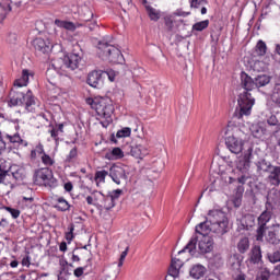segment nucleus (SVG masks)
<instances>
[{"mask_svg":"<svg viewBox=\"0 0 280 280\" xmlns=\"http://www.w3.org/2000/svg\"><path fill=\"white\" fill-rule=\"evenodd\" d=\"M210 233L215 237H222V235L229 233V219L222 210H210L206 221L196 225L195 234L179 253L188 252L189 255H196V244H198V240H200L198 235H210Z\"/></svg>","mask_w":280,"mask_h":280,"instance_id":"obj_1","label":"nucleus"},{"mask_svg":"<svg viewBox=\"0 0 280 280\" xmlns=\"http://www.w3.org/2000/svg\"><path fill=\"white\" fill-rule=\"evenodd\" d=\"M270 84V77L266 74L258 75L253 80L250 75H247L245 72L241 73V86L243 92L238 94L237 104L238 109L234 113V121H242L243 117H248L253 106H255V97H253L252 91L255 89H261V86H267Z\"/></svg>","mask_w":280,"mask_h":280,"instance_id":"obj_2","label":"nucleus"},{"mask_svg":"<svg viewBox=\"0 0 280 280\" xmlns=\"http://www.w3.org/2000/svg\"><path fill=\"white\" fill-rule=\"evenodd\" d=\"M225 135V145L232 154H241V152H246L248 150V145H253L252 143L246 142V131L242 130L241 127L233 126V122H229Z\"/></svg>","mask_w":280,"mask_h":280,"instance_id":"obj_3","label":"nucleus"},{"mask_svg":"<svg viewBox=\"0 0 280 280\" xmlns=\"http://www.w3.org/2000/svg\"><path fill=\"white\" fill-rule=\"evenodd\" d=\"M10 106H23L25 105L26 110L28 113H34L36 110V100L32 94V91H27L26 93L19 91V89L13 88L10 93Z\"/></svg>","mask_w":280,"mask_h":280,"instance_id":"obj_4","label":"nucleus"},{"mask_svg":"<svg viewBox=\"0 0 280 280\" xmlns=\"http://www.w3.org/2000/svg\"><path fill=\"white\" fill-rule=\"evenodd\" d=\"M253 145H247V150L238 158L236 170L240 172L237 183L246 185V180L250 178V161H253Z\"/></svg>","mask_w":280,"mask_h":280,"instance_id":"obj_5","label":"nucleus"},{"mask_svg":"<svg viewBox=\"0 0 280 280\" xmlns=\"http://www.w3.org/2000/svg\"><path fill=\"white\" fill-rule=\"evenodd\" d=\"M97 49V55L102 60H108V62H113L114 65H122L124 55L117 46L110 45L107 42H98Z\"/></svg>","mask_w":280,"mask_h":280,"instance_id":"obj_6","label":"nucleus"},{"mask_svg":"<svg viewBox=\"0 0 280 280\" xmlns=\"http://www.w3.org/2000/svg\"><path fill=\"white\" fill-rule=\"evenodd\" d=\"M91 107L96 112L101 119H105L107 125L113 121V113H115V107L109 98L96 97L92 101Z\"/></svg>","mask_w":280,"mask_h":280,"instance_id":"obj_7","label":"nucleus"},{"mask_svg":"<svg viewBox=\"0 0 280 280\" xmlns=\"http://www.w3.org/2000/svg\"><path fill=\"white\" fill-rule=\"evenodd\" d=\"M256 167L258 174H266V172L269 173L267 180L270 185L273 187L280 186V165L275 166L266 160H260L256 163Z\"/></svg>","mask_w":280,"mask_h":280,"instance_id":"obj_8","label":"nucleus"},{"mask_svg":"<svg viewBox=\"0 0 280 280\" xmlns=\"http://www.w3.org/2000/svg\"><path fill=\"white\" fill-rule=\"evenodd\" d=\"M34 183L36 185H44V187H49L50 189H56L58 179L54 177V172L49 167H44L35 171Z\"/></svg>","mask_w":280,"mask_h":280,"instance_id":"obj_9","label":"nucleus"},{"mask_svg":"<svg viewBox=\"0 0 280 280\" xmlns=\"http://www.w3.org/2000/svg\"><path fill=\"white\" fill-rule=\"evenodd\" d=\"M80 62H82V57H80V55L70 54L63 59L54 60L51 65L56 71H60V69H71V71H75V69L80 67Z\"/></svg>","mask_w":280,"mask_h":280,"instance_id":"obj_10","label":"nucleus"},{"mask_svg":"<svg viewBox=\"0 0 280 280\" xmlns=\"http://www.w3.org/2000/svg\"><path fill=\"white\" fill-rule=\"evenodd\" d=\"M272 218V213L270 211H264L259 217H258V229H257V235L256 240L257 242H261L264 240V233H266V226L268 222H270Z\"/></svg>","mask_w":280,"mask_h":280,"instance_id":"obj_11","label":"nucleus"},{"mask_svg":"<svg viewBox=\"0 0 280 280\" xmlns=\"http://www.w3.org/2000/svg\"><path fill=\"white\" fill-rule=\"evenodd\" d=\"M86 83L93 89H102L104 86V71L94 70L88 74Z\"/></svg>","mask_w":280,"mask_h":280,"instance_id":"obj_12","label":"nucleus"},{"mask_svg":"<svg viewBox=\"0 0 280 280\" xmlns=\"http://www.w3.org/2000/svg\"><path fill=\"white\" fill-rule=\"evenodd\" d=\"M109 176L116 185H121V180H127L126 167L121 165H113L109 170Z\"/></svg>","mask_w":280,"mask_h":280,"instance_id":"obj_13","label":"nucleus"},{"mask_svg":"<svg viewBox=\"0 0 280 280\" xmlns=\"http://www.w3.org/2000/svg\"><path fill=\"white\" fill-rule=\"evenodd\" d=\"M199 235H201L198 243L199 253H201L202 255L211 253L213 250V238L209 237V234Z\"/></svg>","mask_w":280,"mask_h":280,"instance_id":"obj_14","label":"nucleus"},{"mask_svg":"<svg viewBox=\"0 0 280 280\" xmlns=\"http://www.w3.org/2000/svg\"><path fill=\"white\" fill-rule=\"evenodd\" d=\"M33 47L36 49V51H40L42 54H49L54 45L49 39L37 37L33 40Z\"/></svg>","mask_w":280,"mask_h":280,"instance_id":"obj_15","label":"nucleus"},{"mask_svg":"<svg viewBox=\"0 0 280 280\" xmlns=\"http://www.w3.org/2000/svg\"><path fill=\"white\" fill-rule=\"evenodd\" d=\"M238 231H248L255 226V217L252 214H246L242 217L241 220H237Z\"/></svg>","mask_w":280,"mask_h":280,"instance_id":"obj_16","label":"nucleus"},{"mask_svg":"<svg viewBox=\"0 0 280 280\" xmlns=\"http://www.w3.org/2000/svg\"><path fill=\"white\" fill-rule=\"evenodd\" d=\"M56 145L60 143V137L65 133V124H57L48 131Z\"/></svg>","mask_w":280,"mask_h":280,"instance_id":"obj_17","label":"nucleus"},{"mask_svg":"<svg viewBox=\"0 0 280 280\" xmlns=\"http://www.w3.org/2000/svg\"><path fill=\"white\" fill-rule=\"evenodd\" d=\"M180 268H183V260L173 258L168 268L170 277L176 279L180 275Z\"/></svg>","mask_w":280,"mask_h":280,"instance_id":"obj_18","label":"nucleus"},{"mask_svg":"<svg viewBox=\"0 0 280 280\" xmlns=\"http://www.w3.org/2000/svg\"><path fill=\"white\" fill-rule=\"evenodd\" d=\"M206 273H207V268L200 264L194 265L189 270L190 277L197 280L202 279V277H205Z\"/></svg>","mask_w":280,"mask_h":280,"instance_id":"obj_19","label":"nucleus"},{"mask_svg":"<svg viewBox=\"0 0 280 280\" xmlns=\"http://www.w3.org/2000/svg\"><path fill=\"white\" fill-rule=\"evenodd\" d=\"M55 25H57V27H61L62 30H67L68 32H75L78 27H82V24L80 23L74 24L73 22L62 20H55Z\"/></svg>","mask_w":280,"mask_h":280,"instance_id":"obj_20","label":"nucleus"},{"mask_svg":"<svg viewBox=\"0 0 280 280\" xmlns=\"http://www.w3.org/2000/svg\"><path fill=\"white\" fill-rule=\"evenodd\" d=\"M30 75H32L30 70L24 69L22 71L21 78L14 81V89H23V86H25L27 82H30Z\"/></svg>","mask_w":280,"mask_h":280,"instance_id":"obj_21","label":"nucleus"},{"mask_svg":"<svg viewBox=\"0 0 280 280\" xmlns=\"http://www.w3.org/2000/svg\"><path fill=\"white\" fill-rule=\"evenodd\" d=\"M105 159L107 161H119V159H124V151L120 148H114L105 154Z\"/></svg>","mask_w":280,"mask_h":280,"instance_id":"obj_22","label":"nucleus"},{"mask_svg":"<svg viewBox=\"0 0 280 280\" xmlns=\"http://www.w3.org/2000/svg\"><path fill=\"white\" fill-rule=\"evenodd\" d=\"M267 242H269V244H273L275 246L280 245V224L276 226L275 233L269 232Z\"/></svg>","mask_w":280,"mask_h":280,"instance_id":"obj_23","label":"nucleus"},{"mask_svg":"<svg viewBox=\"0 0 280 280\" xmlns=\"http://www.w3.org/2000/svg\"><path fill=\"white\" fill-rule=\"evenodd\" d=\"M250 262L261 266V247L255 245L252 248Z\"/></svg>","mask_w":280,"mask_h":280,"instance_id":"obj_24","label":"nucleus"},{"mask_svg":"<svg viewBox=\"0 0 280 280\" xmlns=\"http://www.w3.org/2000/svg\"><path fill=\"white\" fill-rule=\"evenodd\" d=\"M132 156L136 159H143V156H148V149L141 144L131 148Z\"/></svg>","mask_w":280,"mask_h":280,"instance_id":"obj_25","label":"nucleus"},{"mask_svg":"<svg viewBox=\"0 0 280 280\" xmlns=\"http://www.w3.org/2000/svg\"><path fill=\"white\" fill-rule=\"evenodd\" d=\"M54 208L57 209V211L65 212L71 209V205H69V201H67V199H65L63 197H59Z\"/></svg>","mask_w":280,"mask_h":280,"instance_id":"obj_26","label":"nucleus"},{"mask_svg":"<svg viewBox=\"0 0 280 280\" xmlns=\"http://www.w3.org/2000/svg\"><path fill=\"white\" fill-rule=\"evenodd\" d=\"M236 248L242 255H244V253H248V249L250 248V240H248V237L240 238Z\"/></svg>","mask_w":280,"mask_h":280,"instance_id":"obj_27","label":"nucleus"},{"mask_svg":"<svg viewBox=\"0 0 280 280\" xmlns=\"http://www.w3.org/2000/svg\"><path fill=\"white\" fill-rule=\"evenodd\" d=\"M96 196H101V198H103L102 207L105 208L106 211H109V209L115 207V201L113 200V197H109V195L104 196L102 192H96Z\"/></svg>","mask_w":280,"mask_h":280,"instance_id":"obj_28","label":"nucleus"},{"mask_svg":"<svg viewBox=\"0 0 280 280\" xmlns=\"http://www.w3.org/2000/svg\"><path fill=\"white\" fill-rule=\"evenodd\" d=\"M270 97L273 104L280 106V83L275 84Z\"/></svg>","mask_w":280,"mask_h":280,"instance_id":"obj_29","label":"nucleus"},{"mask_svg":"<svg viewBox=\"0 0 280 280\" xmlns=\"http://www.w3.org/2000/svg\"><path fill=\"white\" fill-rule=\"evenodd\" d=\"M147 12L151 21H159V19H161V11L152 7H147Z\"/></svg>","mask_w":280,"mask_h":280,"instance_id":"obj_30","label":"nucleus"},{"mask_svg":"<svg viewBox=\"0 0 280 280\" xmlns=\"http://www.w3.org/2000/svg\"><path fill=\"white\" fill-rule=\"evenodd\" d=\"M81 19L84 21V23H89V21L93 20V11H91V9L88 7H84L82 9Z\"/></svg>","mask_w":280,"mask_h":280,"instance_id":"obj_31","label":"nucleus"},{"mask_svg":"<svg viewBox=\"0 0 280 280\" xmlns=\"http://www.w3.org/2000/svg\"><path fill=\"white\" fill-rule=\"evenodd\" d=\"M207 27H209V20H203L192 25V32H203Z\"/></svg>","mask_w":280,"mask_h":280,"instance_id":"obj_32","label":"nucleus"},{"mask_svg":"<svg viewBox=\"0 0 280 280\" xmlns=\"http://www.w3.org/2000/svg\"><path fill=\"white\" fill-rule=\"evenodd\" d=\"M45 153V149L43 144H38L34 148V150L31 151V159H38V156H43Z\"/></svg>","mask_w":280,"mask_h":280,"instance_id":"obj_33","label":"nucleus"},{"mask_svg":"<svg viewBox=\"0 0 280 280\" xmlns=\"http://www.w3.org/2000/svg\"><path fill=\"white\" fill-rule=\"evenodd\" d=\"M270 279V270L268 268H260L256 275V280H268Z\"/></svg>","mask_w":280,"mask_h":280,"instance_id":"obj_34","label":"nucleus"},{"mask_svg":"<svg viewBox=\"0 0 280 280\" xmlns=\"http://www.w3.org/2000/svg\"><path fill=\"white\" fill-rule=\"evenodd\" d=\"M132 135V129L130 127H124L118 130L116 133L117 139H126V137H130Z\"/></svg>","mask_w":280,"mask_h":280,"instance_id":"obj_35","label":"nucleus"},{"mask_svg":"<svg viewBox=\"0 0 280 280\" xmlns=\"http://www.w3.org/2000/svg\"><path fill=\"white\" fill-rule=\"evenodd\" d=\"M8 180H12V175H10V172H8V170L1 168L0 165V183L8 185Z\"/></svg>","mask_w":280,"mask_h":280,"instance_id":"obj_36","label":"nucleus"},{"mask_svg":"<svg viewBox=\"0 0 280 280\" xmlns=\"http://www.w3.org/2000/svg\"><path fill=\"white\" fill-rule=\"evenodd\" d=\"M268 47L266 46V44L264 43V40H258L257 45H256V54L257 56H266V51H267Z\"/></svg>","mask_w":280,"mask_h":280,"instance_id":"obj_37","label":"nucleus"},{"mask_svg":"<svg viewBox=\"0 0 280 280\" xmlns=\"http://www.w3.org/2000/svg\"><path fill=\"white\" fill-rule=\"evenodd\" d=\"M10 176L15 180H23V178H25V170L18 168L16 171L11 172Z\"/></svg>","mask_w":280,"mask_h":280,"instance_id":"obj_38","label":"nucleus"},{"mask_svg":"<svg viewBox=\"0 0 280 280\" xmlns=\"http://www.w3.org/2000/svg\"><path fill=\"white\" fill-rule=\"evenodd\" d=\"M42 159V163L44 165H46V167H51V165H54L56 163V161H54V158L49 156L47 153H43V155L40 156Z\"/></svg>","mask_w":280,"mask_h":280,"instance_id":"obj_39","label":"nucleus"},{"mask_svg":"<svg viewBox=\"0 0 280 280\" xmlns=\"http://www.w3.org/2000/svg\"><path fill=\"white\" fill-rule=\"evenodd\" d=\"M78 159V148H73L70 150L69 154L66 156L67 163H74Z\"/></svg>","mask_w":280,"mask_h":280,"instance_id":"obj_40","label":"nucleus"},{"mask_svg":"<svg viewBox=\"0 0 280 280\" xmlns=\"http://www.w3.org/2000/svg\"><path fill=\"white\" fill-rule=\"evenodd\" d=\"M4 211H8L13 220H16L21 215V210L12 208V207H3Z\"/></svg>","mask_w":280,"mask_h":280,"instance_id":"obj_41","label":"nucleus"},{"mask_svg":"<svg viewBox=\"0 0 280 280\" xmlns=\"http://www.w3.org/2000/svg\"><path fill=\"white\" fill-rule=\"evenodd\" d=\"M270 264H278V261H280V252L279 250H276L273 253H269L267 255Z\"/></svg>","mask_w":280,"mask_h":280,"instance_id":"obj_42","label":"nucleus"},{"mask_svg":"<svg viewBox=\"0 0 280 280\" xmlns=\"http://www.w3.org/2000/svg\"><path fill=\"white\" fill-rule=\"evenodd\" d=\"M105 78H108L109 82H115V78H117V72H115V70L103 71V80Z\"/></svg>","mask_w":280,"mask_h":280,"instance_id":"obj_43","label":"nucleus"},{"mask_svg":"<svg viewBox=\"0 0 280 280\" xmlns=\"http://www.w3.org/2000/svg\"><path fill=\"white\" fill-rule=\"evenodd\" d=\"M106 176H108V172L98 171L95 173V180H97L98 183H104V180H106Z\"/></svg>","mask_w":280,"mask_h":280,"instance_id":"obj_44","label":"nucleus"},{"mask_svg":"<svg viewBox=\"0 0 280 280\" xmlns=\"http://www.w3.org/2000/svg\"><path fill=\"white\" fill-rule=\"evenodd\" d=\"M7 138H8V140H9L11 143H19V144L23 143V140H22V138H21V135H19V133H15V135H13V136L8 135Z\"/></svg>","mask_w":280,"mask_h":280,"instance_id":"obj_45","label":"nucleus"},{"mask_svg":"<svg viewBox=\"0 0 280 280\" xmlns=\"http://www.w3.org/2000/svg\"><path fill=\"white\" fill-rule=\"evenodd\" d=\"M202 5H207V0H191L190 1V8H202Z\"/></svg>","mask_w":280,"mask_h":280,"instance_id":"obj_46","label":"nucleus"},{"mask_svg":"<svg viewBox=\"0 0 280 280\" xmlns=\"http://www.w3.org/2000/svg\"><path fill=\"white\" fill-rule=\"evenodd\" d=\"M267 124L269 126H280V119L277 118V115H271L267 118Z\"/></svg>","mask_w":280,"mask_h":280,"instance_id":"obj_47","label":"nucleus"},{"mask_svg":"<svg viewBox=\"0 0 280 280\" xmlns=\"http://www.w3.org/2000/svg\"><path fill=\"white\" fill-rule=\"evenodd\" d=\"M128 250H129V247H126V249L121 253L118 261V268H121V266H124V261H126V257H128Z\"/></svg>","mask_w":280,"mask_h":280,"instance_id":"obj_48","label":"nucleus"},{"mask_svg":"<svg viewBox=\"0 0 280 280\" xmlns=\"http://www.w3.org/2000/svg\"><path fill=\"white\" fill-rule=\"evenodd\" d=\"M189 14H191V12H185V11H183V9H177L173 13V16H183L185 19L186 16H189Z\"/></svg>","mask_w":280,"mask_h":280,"instance_id":"obj_49","label":"nucleus"},{"mask_svg":"<svg viewBox=\"0 0 280 280\" xmlns=\"http://www.w3.org/2000/svg\"><path fill=\"white\" fill-rule=\"evenodd\" d=\"M119 196H121V189H116L108 195V197L113 198L114 201L118 200Z\"/></svg>","mask_w":280,"mask_h":280,"instance_id":"obj_50","label":"nucleus"},{"mask_svg":"<svg viewBox=\"0 0 280 280\" xmlns=\"http://www.w3.org/2000/svg\"><path fill=\"white\" fill-rule=\"evenodd\" d=\"M84 270H86V267H79L74 269V272H73L74 277L77 278L82 277V275H84Z\"/></svg>","mask_w":280,"mask_h":280,"instance_id":"obj_51","label":"nucleus"},{"mask_svg":"<svg viewBox=\"0 0 280 280\" xmlns=\"http://www.w3.org/2000/svg\"><path fill=\"white\" fill-rule=\"evenodd\" d=\"M233 280H246V273L241 271L234 276Z\"/></svg>","mask_w":280,"mask_h":280,"instance_id":"obj_52","label":"nucleus"},{"mask_svg":"<svg viewBox=\"0 0 280 280\" xmlns=\"http://www.w3.org/2000/svg\"><path fill=\"white\" fill-rule=\"evenodd\" d=\"M5 152V142L3 141V138L0 136V154H3Z\"/></svg>","mask_w":280,"mask_h":280,"instance_id":"obj_53","label":"nucleus"},{"mask_svg":"<svg viewBox=\"0 0 280 280\" xmlns=\"http://www.w3.org/2000/svg\"><path fill=\"white\" fill-rule=\"evenodd\" d=\"M22 266H25L26 268H30V266H31L30 256H26L22 259Z\"/></svg>","mask_w":280,"mask_h":280,"instance_id":"obj_54","label":"nucleus"},{"mask_svg":"<svg viewBox=\"0 0 280 280\" xmlns=\"http://www.w3.org/2000/svg\"><path fill=\"white\" fill-rule=\"evenodd\" d=\"M63 187H65L66 191L73 190V184H71V182L66 183Z\"/></svg>","mask_w":280,"mask_h":280,"instance_id":"obj_55","label":"nucleus"},{"mask_svg":"<svg viewBox=\"0 0 280 280\" xmlns=\"http://www.w3.org/2000/svg\"><path fill=\"white\" fill-rule=\"evenodd\" d=\"M59 250L61 253H67V243L66 242H61L59 245Z\"/></svg>","mask_w":280,"mask_h":280,"instance_id":"obj_56","label":"nucleus"},{"mask_svg":"<svg viewBox=\"0 0 280 280\" xmlns=\"http://www.w3.org/2000/svg\"><path fill=\"white\" fill-rule=\"evenodd\" d=\"M66 240L68 242H71V240H73V229H71L70 232L66 233Z\"/></svg>","mask_w":280,"mask_h":280,"instance_id":"obj_57","label":"nucleus"},{"mask_svg":"<svg viewBox=\"0 0 280 280\" xmlns=\"http://www.w3.org/2000/svg\"><path fill=\"white\" fill-rule=\"evenodd\" d=\"M86 202H88V205H95V200L93 199L92 196L86 197Z\"/></svg>","mask_w":280,"mask_h":280,"instance_id":"obj_58","label":"nucleus"},{"mask_svg":"<svg viewBox=\"0 0 280 280\" xmlns=\"http://www.w3.org/2000/svg\"><path fill=\"white\" fill-rule=\"evenodd\" d=\"M71 260H72L73 262L80 261V256H78V255H75V253H73V254H72V257H71Z\"/></svg>","mask_w":280,"mask_h":280,"instance_id":"obj_59","label":"nucleus"},{"mask_svg":"<svg viewBox=\"0 0 280 280\" xmlns=\"http://www.w3.org/2000/svg\"><path fill=\"white\" fill-rule=\"evenodd\" d=\"M0 226H3V228L8 226V219H1Z\"/></svg>","mask_w":280,"mask_h":280,"instance_id":"obj_60","label":"nucleus"},{"mask_svg":"<svg viewBox=\"0 0 280 280\" xmlns=\"http://www.w3.org/2000/svg\"><path fill=\"white\" fill-rule=\"evenodd\" d=\"M11 268H19V261L18 260H13L10 262Z\"/></svg>","mask_w":280,"mask_h":280,"instance_id":"obj_61","label":"nucleus"},{"mask_svg":"<svg viewBox=\"0 0 280 280\" xmlns=\"http://www.w3.org/2000/svg\"><path fill=\"white\" fill-rule=\"evenodd\" d=\"M14 40H16V34H10L9 35V42L12 43Z\"/></svg>","mask_w":280,"mask_h":280,"instance_id":"obj_62","label":"nucleus"},{"mask_svg":"<svg viewBox=\"0 0 280 280\" xmlns=\"http://www.w3.org/2000/svg\"><path fill=\"white\" fill-rule=\"evenodd\" d=\"M97 26V22H93L92 24L89 25L90 30H95Z\"/></svg>","mask_w":280,"mask_h":280,"instance_id":"obj_63","label":"nucleus"},{"mask_svg":"<svg viewBox=\"0 0 280 280\" xmlns=\"http://www.w3.org/2000/svg\"><path fill=\"white\" fill-rule=\"evenodd\" d=\"M201 14H207V9L205 8V5L201 7Z\"/></svg>","mask_w":280,"mask_h":280,"instance_id":"obj_64","label":"nucleus"}]
</instances>
